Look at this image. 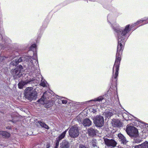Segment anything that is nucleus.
Returning a JSON list of instances; mask_svg holds the SVG:
<instances>
[{
	"mask_svg": "<svg viewBox=\"0 0 148 148\" xmlns=\"http://www.w3.org/2000/svg\"><path fill=\"white\" fill-rule=\"evenodd\" d=\"M67 103V101L66 100H62V103L63 104H66Z\"/></svg>",
	"mask_w": 148,
	"mask_h": 148,
	"instance_id": "nucleus-28",
	"label": "nucleus"
},
{
	"mask_svg": "<svg viewBox=\"0 0 148 148\" xmlns=\"http://www.w3.org/2000/svg\"><path fill=\"white\" fill-rule=\"evenodd\" d=\"M104 99V98L102 96H99L98 97L95 98L94 101H101L103 99Z\"/></svg>",
	"mask_w": 148,
	"mask_h": 148,
	"instance_id": "nucleus-20",
	"label": "nucleus"
},
{
	"mask_svg": "<svg viewBox=\"0 0 148 148\" xmlns=\"http://www.w3.org/2000/svg\"><path fill=\"white\" fill-rule=\"evenodd\" d=\"M23 69L22 66L20 65L17 66L15 69L11 70V73L14 79L19 78L22 75V72L21 71Z\"/></svg>",
	"mask_w": 148,
	"mask_h": 148,
	"instance_id": "nucleus-3",
	"label": "nucleus"
},
{
	"mask_svg": "<svg viewBox=\"0 0 148 148\" xmlns=\"http://www.w3.org/2000/svg\"><path fill=\"white\" fill-rule=\"evenodd\" d=\"M83 124L84 126L88 127L91 125V121L89 119L86 118L83 121Z\"/></svg>",
	"mask_w": 148,
	"mask_h": 148,
	"instance_id": "nucleus-16",
	"label": "nucleus"
},
{
	"mask_svg": "<svg viewBox=\"0 0 148 148\" xmlns=\"http://www.w3.org/2000/svg\"><path fill=\"white\" fill-rule=\"evenodd\" d=\"M69 134L71 137L75 138L77 137L79 134V132L77 126L76 125L72 126L69 130Z\"/></svg>",
	"mask_w": 148,
	"mask_h": 148,
	"instance_id": "nucleus-5",
	"label": "nucleus"
},
{
	"mask_svg": "<svg viewBox=\"0 0 148 148\" xmlns=\"http://www.w3.org/2000/svg\"><path fill=\"white\" fill-rule=\"evenodd\" d=\"M105 144L109 147H114L116 145V142L112 139H109L103 138Z\"/></svg>",
	"mask_w": 148,
	"mask_h": 148,
	"instance_id": "nucleus-7",
	"label": "nucleus"
},
{
	"mask_svg": "<svg viewBox=\"0 0 148 148\" xmlns=\"http://www.w3.org/2000/svg\"><path fill=\"white\" fill-rule=\"evenodd\" d=\"M50 147V144L49 143H47L46 145V148H49Z\"/></svg>",
	"mask_w": 148,
	"mask_h": 148,
	"instance_id": "nucleus-31",
	"label": "nucleus"
},
{
	"mask_svg": "<svg viewBox=\"0 0 148 148\" xmlns=\"http://www.w3.org/2000/svg\"><path fill=\"white\" fill-rule=\"evenodd\" d=\"M119 138V140L121 144L123 145L126 144L128 142L125 137L121 134H119L118 135Z\"/></svg>",
	"mask_w": 148,
	"mask_h": 148,
	"instance_id": "nucleus-8",
	"label": "nucleus"
},
{
	"mask_svg": "<svg viewBox=\"0 0 148 148\" xmlns=\"http://www.w3.org/2000/svg\"><path fill=\"white\" fill-rule=\"evenodd\" d=\"M36 44H33L31 45V46L30 47V49L31 50H32L33 49L36 48Z\"/></svg>",
	"mask_w": 148,
	"mask_h": 148,
	"instance_id": "nucleus-23",
	"label": "nucleus"
},
{
	"mask_svg": "<svg viewBox=\"0 0 148 148\" xmlns=\"http://www.w3.org/2000/svg\"><path fill=\"white\" fill-rule=\"evenodd\" d=\"M143 22H144V24L148 23V16L146 19L143 20H140L139 21H138L136 23L138 24L139 23H141Z\"/></svg>",
	"mask_w": 148,
	"mask_h": 148,
	"instance_id": "nucleus-19",
	"label": "nucleus"
},
{
	"mask_svg": "<svg viewBox=\"0 0 148 148\" xmlns=\"http://www.w3.org/2000/svg\"><path fill=\"white\" fill-rule=\"evenodd\" d=\"M114 126L117 127H121L122 125L121 122L118 119L115 120L114 122Z\"/></svg>",
	"mask_w": 148,
	"mask_h": 148,
	"instance_id": "nucleus-17",
	"label": "nucleus"
},
{
	"mask_svg": "<svg viewBox=\"0 0 148 148\" xmlns=\"http://www.w3.org/2000/svg\"><path fill=\"white\" fill-rule=\"evenodd\" d=\"M112 0H106V1L107 2H111L112 1Z\"/></svg>",
	"mask_w": 148,
	"mask_h": 148,
	"instance_id": "nucleus-34",
	"label": "nucleus"
},
{
	"mask_svg": "<svg viewBox=\"0 0 148 148\" xmlns=\"http://www.w3.org/2000/svg\"><path fill=\"white\" fill-rule=\"evenodd\" d=\"M59 144L55 143V146L54 148H58Z\"/></svg>",
	"mask_w": 148,
	"mask_h": 148,
	"instance_id": "nucleus-30",
	"label": "nucleus"
},
{
	"mask_svg": "<svg viewBox=\"0 0 148 148\" xmlns=\"http://www.w3.org/2000/svg\"><path fill=\"white\" fill-rule=\"evenodd\" d=\"M134 148H148V142L145 141L141 144L136 145Z\"/></svg>",
	"mask_w": 148,
	"mask_h": 148,
	"instance_id": "nucleus-12",
	"label": "nucleus"
},
{
	"mask_svg": "<svg viewBox=\"0 0 148 148\" xmlns=\"http://www.w3.org/2000/svg\"><path fill=\"white\" fill-rule=\"evenodd\" d=\"M79 148H88L86 147L85 146H84L83 145H81L79 146Z\"/></svg>",
	"mask_w": 148,
	"mask_h": 148,
	"instance_id": "nucleus-29",
	"label": "nucleus"
},
{
	"mask_svg": "<svg viewBox=\"0 0 148 148\" xmlns=\"http://www.w3.org/2000/svg\"><path fill=\"white\" fill-rule=\"evenodd\" d=\"M136 142L137 143H140V142H141V140H137V139H136Z\"/></svg>",
	"mask_w": 148,
	"mask_h": 148,
	"instance_id": "nucleus-33",
	"label": "nucleus"
},
{
	"mask_svg": "<svg viewBox=\"0 0 148 148\" xmlns=\"http://www.w3.org/2000/svg\"><path fill=\"white\" fill-rule=\"evenodd\" d=\"M31 81V80H27L25 81H21L18 84V87L19 88H22L24 86L28 84Z\"/></svg>",
	"mask_w": 148,
	"mask_h": 148,
	"instance_id": "nucleus-14",
	"label": "nucleus"
},
{
	"mask_svg": "<svg viewBox=\"0 0 148 148\" xmlns=\"http://www.w3.org/2000/svg\"><path fill=\"white\" fill-rule=\"evenodd\" d=\"M134 148H148V142L145 141L141 144L136 145Z\"/></svg>",
	"mask_w": 148,
	"mask_h": 148,
	"instance_id": "nucleus-13",
	"label": "nucleus"
},
{
	"mask_svg": "<svg viewBox=\"0 0 148 148\" xmlns=\"http://www.w3.org/2000/svg\"><path fill=\"white\" fill-rule=\"evenodd\" d=\"M12 116V120H9V121H11L14 123H16V122L18 121L19 120V118L17 116Z\"/></svg>",
	"mask_w": 148,
	"mask_h": 148,
	"instance_id": "nucleus-18",
	"label": "nucleus"
},
{
	"mask_svg": "<svg viewBox=\"0 0 148 148\" xmlns=\"http://www.w3.org/2000/svg\"><path fill=\"white\" fill-rule=\"evenodd\" d=\"M92 146H93V147H97V146L96 145V140L94 139L92 140Z\"/></svg>",
	"mask_w": 148,
	"mask_h": 148,
	"instance_id": "nucleus-22",
	"label": "nucleus"
},
{
	"mask_svg": "<svg viewBox=\"0 0 148 148\" xmlns=\"http://www.w3.org/2000/svg\"><path fill=\"white\" fill-rule=\"evenodd\" d=\"M68 129L66 130L63 132L60 135L56 138V143L59 144L60 141L64 138L65 136L66 132H67Z\"/></svg>",
	"mask_w": 148,
	"mask_h": 148,
	"instance_id": "nucleus-10",
	"label": "nucleus"
},
{
	"mask_svg": "<svg viewBox=\"0 0 148 148\" xmlns=\"http://www.w3.org/2000/svg\"><path fill=\"white\" fill-rule=\"evenodd\" d=\"M130 25H127L123 30L119 29H116L115 30L117 34L118 42L115 60L113 68V73L115 70V72L114 76V78L116 81L121 60V55L127 39L126 35L130 30Z\"/></svg>",
	"mask_w": 148,
	"mask_h": 148,
	"instance_id": "nucleus-1",
	"label": "nucleus"
},
{
	"mask_svg": "<svg viewBox=\"0 0 148 148\" xmlns=\"http://www.w3.org/2000/svg\"><path fill=\"white\" fill-rule=\"evenodd\" d=\"M126 131L127 134L131 136L136 137L138 135V130L134 126L128 127L126 128Z\"/></svg>",
	"mask_w": 148,
	"mask_h": 148,
	"instance_id": "nucleus-4",
	"label": "nucleus"
},
{
	"mask_svg": "<svg viewBox=\"0 0 148 148\" xmlns=\"http://www.w3.org/2000/svg\"><path fill=\"white\" fill-rule=\"evenodd\" d=\"M18 64V63L16 59H15L14 60H13L10 63L11 65L13 66H16Z\"/></svg>",
	"mask_w": 148,
	"mask_h": 148,
	"instance_id": "nucleus-21",
	"label": "nucleus"
},
{
	"mask_svg": "<svg viewBox=\"0 0 148 148\" xmlns=\"http://www.w3.org/2000/svg\"><path fill=\"white\" fill-rule=\"evenodd\" d=\"M76 0H75V1H76Z\"/></svg>",
	"mask_w": 148,
	"mask_h": 148,
	"instance_id": "nucleus-36",
	"label": "nucleus"
},
{
	"mask_svg": "<svg viewBox=\"0 0 148 148\" xmlns=\"http://www.w3.org/2000/svg\"><path fill=\"white\" fill-rule=\"evenodd\" d=\"M107 114H108V115H110V116H112L113 115V114H112V112H108V113Z\"/></svg>",
	"mask_w": 148,
	"mask_h": 148,
	"instance_id": "nucleus-32",
	"label": "nucleus"
},
{
	"mask_svg": "<svg viewBox=\"0 0 148 148\" xmlns=\"http://www.w3.org/2000/svg\"><path fill=\"white\" fill-rule=\"evenodd\" d=\"M87 133L89 136H93L96 135V130L94 128L91 127L88 129Z\"/></svg>",
	"mask_w": 148,
	"mask_h": 148,
	"instance_id": "nucleus-11",
	"label": "nucleus"
},
{
	"mask_svg": "<svg viewBox=\"0 0 148 148\" xmlns=\"http://www.w3.org/2000/svg\"><path fill=\"white\" fill-rule=\"evenodd\" d=\"M38 123L42 127H43V126L44 125V124L45 123L44 122H42L41 121H38Z\"/></svg>",
	"mask_w": 148,
	"mask_h": 148,
	"instance_id": "nucleus-24",
	"label": "nucleus"
},
{
	"mask_svg": "<svg viewBox=\"0 0 148 148\" xmlns=\"http://www.w3.org/2000/svg\"><path fill=\"white\" fill-rule=\"evenodd\" d=\"M40 85L41 86H42L43 87H45L46 86V85L44 82H41L40 84Z\"/></svg>",
	"mask_w": 148,
	"mask_h": 148,
	"instance_id": "nucleus-25",
	"label": "nucleus"
},
{
	"mask_svg": "<svg viewBox=\"0 0 148 148\" xmlns=\"http://www.w3.org/2000/svg\"><path fill=\"white\" fill-rule=\"evenodd\" d=\"M44 125L43 126V127H44L47 130L49 129V127L46 123H45Z\"/></svg>",
	"mask_w": 148,
	"mask_h": 148,
	"instance_id": "nucleus-26",
	"label": "nucleus"
},
{
	"mask_svg": "<svg viewBox=\"0 0 148 148\" xmlns=\"http://www.w3.org/2000/svg\"><path fill=\"white\" fill-rule=\"evenodd\" d=\"M32 87L26 88L25 95L26 98L29 100L36 99L37 97V92L33 90Z\"/></svg>",
	"mask_w": 148,
	"mask_h": 148,
	"instance_id": "nucleus-2",
	"label": "nucleus"
},
{
	"mask_svg": "<svg viewBox=\"0 0 148 148\" xmlns=\"http://www.w3.org/2000/svg\"><path fill=\"white\" fill-rule=\"evenodd\" d=\"M69 142L66 140H63L60 144V148H70Z\"/></svg>",
	"mask_w": 148,
	"mask_h": 148,
	"instance_id": "nucleus-9",
	"label": "nucleus"
},
{
	"mask_svg": "<svg viewBox=\"0 0 148 148\" xmlns=\"http://www.w3.org/2000/svg\"><path fill=\"white\" fill-rule=\"evenodd\" d=\"M6 128V129H11V127H7Z\"/></svg>",
	"mask_w": 148,
	"mask_h": 148,
	"instance_id": "nucleus-35",
	"label": "nucleus"
},
{
	"mask_svg": "<svg viewBox=\"0 0 148 148\" xmlns=\"http://www.w3.org/2000/svg\"><path fill=\"white\" fill-rule=\"evenodd\" d=\"M104 122L103 117L101 115H97L94 118V123L97 127H102L104 124Z\"/></svg>",
	"mask_w": 148,
	"mask_h": 148,
	"instance_id": "nucleus-6",
	"label": "nucleus"
},
{
	"mask_svg": "<svg viewBox=\"0 0 148 148\" xmlns=\"http://www.w3.org/2000/svg\"><path fill=\"white\" fill-rule=\"evenodd\" d=\"M0 135L4 138H8L10 136V134L6 131H0Z\"/></svg>",
	"mask_w": 148,
	"mask_h": 148,
	"instance_id": "nucleus-15",
	"label": "nucleus"
},
{
	"mask_svg": "<svg viewBox=\"0 0 148 148\" xmlns=\"http://www.w3.org/2000/svg\"><path fill=\"white\" fill-rule=\"evenodd\" d=\"M16 59V60L17 61L18 63H19V62H21L22 61V59L21 58V57H20L19 59Z\"/></svg>",
	"mask_w": 148,
	"mask_h": 148,
	"instance_id": "nucleus-27",
	"label": "nucleus"
}]
</instances>
